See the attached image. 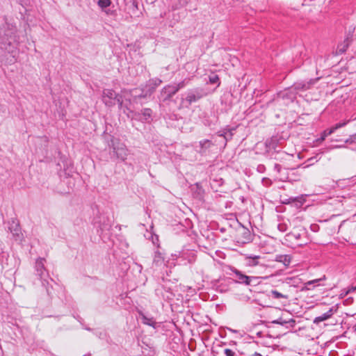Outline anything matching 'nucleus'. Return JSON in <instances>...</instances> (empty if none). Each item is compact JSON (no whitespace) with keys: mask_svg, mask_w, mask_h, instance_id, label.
I'll return each instance as SVG.
<instances>
[{"mask_svg":"<svg viewBox=\"0 0 356 356\" xmlns=\"http://www.w3.org/2000/svg\"><path fill=\"white\" fill-rule=\"evenodd\" d=\"M350 120L344 121L343 122H339L336 124L334 126L330 128L331 130H332V132L334 133L337 129L341 128L344 126H346Z\"/></svg>","mask_w":356,"mask_h":356,"instance_id":"24","label":"nucleus"},{"mask_svg":"<svg viewBox=\"0 0 356 356\" xmlns=\"http://www.w3.org/2000/svg\"><path fill=\"white\" fill-rule=\"evenodd\" d=\"M352 140H356V134L351 136Z\"/></svg>","mask_w":356,"mask_h":356,"instance_id":"34","label":"nucleus"},{"mask_svg":"<svg viewBox=\"0 0 356 356\" xmlns=\"http://www.w3.org/2000/svg\"><path fill=\"white\" fill-rule=\"evenodd\" d=\"M293 201H294V199L293 198H290L288 200H284L282 202L284 204H288V203H290L291 202H293Z\"/></svg>","mask_w":356,"mask_h":356,"instance_id":"33","label":"nucleus"},{"mask_svg":"<svg viewBox=\"0 0 356 356\" xmlns=\"http://www.w3.org/2000/svg\"><path fill=\"white\" fill-rule=\"evenodd\" d=\"M124 2V6L123 10L131 16L136 14L138 10V3L137 0H123Z\"/></svg>","mask_w":356,"mask_h":356,"instance_id":"7","label":"nucleus"},{"mask_svg":"<svg viewBox=\"0 0 356 356\" xmlns=\"http://www.w3.org/2000/svg\"><path fill=\"white\" fill-rule=\"evenodd\" d=\"M140 314L142 316V321L144 324L154 327L156 323L152 318H148L142 313H140Z\"/></svg>","mask_w":356,"mask_h":356,"instance_id":"20","label":"nucleus"},{"mask_svg":"<svg viewBox=\"0 0 356 356\" xmlns=\"http://www.w3.org/2000/svg\"><path fill=\"white\" fill-rule=\"evenodd\" d=\"M230 270L235 275L236 282L238 283L249 286L252 284L253 281H256L257 280V277H250L244 275L242 272L234 267L231 268Z\"/></svg>","mask_w":356,"mask_h":356,"instance_id":"5","label":"nucleus"},{"mask_svg":"<svg viewBox=\"0 0 356 356\" xmlns=\"http://www.w3.org/2000/svg\"><path fill=\"white\" fill-rule=\"evenodd\" d=\"M336 312L337 309L334 307H331L327 312L316 317L314 319V323L318 324L323 321L329 319Z\"/></svg>","mask_w":356,"mask_h":356,"instance_id":"13","label":"nucleus"},{"mask_svg":"<svg viewBox=\"0 0 356 356\" xmlns=\"http://www.w3.org/2000/svg\"><path fill=\"white\" fill-rule=\"evenodd\" d=\"M271 294H272L273 298H275V299H279V298L288 299L289 298L288 295L282 294L276 290L271 291Z\"/></svg>","mask_w":356,"mask_h":356,"instance_id":"21","label":"nucleus"},{"mask_svg":"<svg viewBox=\"0 0 356 356\" xmlns=\"http://www.w3.org/2000/svg\"><path fill=\"white\" fill-rule=\"evenodd\" d=\"M259 256H247L245 257L246 264L248 266H255L259 264Z\"/></svg>","mask_w":356,"mask_h":356,"instance_id":"16","label":"nucleus"},{"mask_svg":"<svg viewBox=\"0 0 356 356\" xmlns=\"http://www.w3.org/2000/svg\"><path fill=\"white\" fill-rule=\"evenodd\" d=\"M177 92V88H175L173 85L165 86L161 92V100L165 102L170 99Z\"/></svg>","mask_w":356,"mask_h":356,"instance_id":"8","label":"nucleus"},{"mask_svg":"<svg viewBox=\"0 0 356 356\" xmlns=\"http://www.w3.org/2000/svg\"><path fill=\"white\" fill-rule=\"evenodd\" d=\"M277 228L282 232H284L287 229L286 225H285L284 223L279 224L278 226H277Z\"/></svg>","mask_w":356,"mask_h":356,"instance_id":"30","label":"nucleus"},{"mask_svg":"<svg viewBox=\"0 0 356 356\" xmlns=\"http://www.w3.org/2000/svg\"><path fill=\"white\" fill-rule=\"evenodd\" d=\"M111 146L114 155L118 159L122 161H124L127 159L129 155V150L125 144L120 143L118 139H113L111 140Z\"/></svg>","mask_w":356,"mask_h":356,"instance_id":"3","label":"nucleus"},{"mask_svg":"<svg viewBox=\"0 0 356 356\" xmlns=\"http://www.w3.org/2000/svg\"><path fill=\"white\" fill-rule=\"evenodd\" d=\"M272 323L282 325H289V327H293L295 325L296 321L293 318H291L289 321H285L283 320L282 318H279L277 320L273 321Z\"/></svg>","mask_w":356,"mask_h":356,"instance_id":"17","label":"nucleus"},{"mask_svg":"<svg viewBox=\"0 0 356 356\" xmlns=\"http://www.w3.org/2000/svg\"><path fill=\"white\" fill-rule=\"evenodd\" d=\"M316 79H310L309 81H300L296 83L293 86L295 90H307L310 88V87L314 85L316 81Z\"/></svg>","mask_w":356,"mask_h":356,"instance_id":"10","label":"nucleus"},{"mask_svg":"<svg viewBox=\"0 0 356 356\" xmlns=\"http://www.w3.org/2000/svg\"><path fill=\"white\" fill-rule=\"evenodd\" d=\"M332 134H333V132H332V130H331L330 129H327V130H325L323 132L321 138L319 139H318V140L322 142V141H323L325 139V138L327 136L331 135Z\"/></svg>","mask_w":356,"mask_h":356,"instance_id":"25","label":"nucleus"},{"mask_svg":"<svg viewBox=\"0 0 356 356\" xmlns=\"http://www.w3.org/2000/svg\"><path fill=\"white\" fill-rule=\"evenodd\" d=\"M275 169L279 172L281 170V165L280 164H275Z\"/></svg>","mask_w":356,"mask_h":356,"instance_id":"32","label":"nucleus"},{"mask_svg":"<svg viewBox=\"0 0 356 356\" xmlns=\"http://www.w3.org/2000/svg\"><path fill=\"white\" fill-rule=\"evenodd\" d=\"M256 355H257V356H261V355H260V354H259V353H256Z\"/></svg>","mask_w":356,"mask_h":356,"instance_id":"36","label":"nucleus"},{"mask_svg":"<svg viewBox=\"0 0 356 356\" xmlns=\"http://www.w3.org/2000/svg\"><path fill=\"white\" fill-rule=\"evenodd\" d=\"M209 82L210 83H217V86L218 87L220 84V82L219 81V76L216 74H213L211 76H209Z\"/></svg>","mask_w":356,"mask_h":356,"instance_id":"23","label":"nucleus"},{"mask_svg":"<svg viewBox=\"0 0 356 356\" xmlns=\"http://www.w3.org/2000/svg\"><path fill=\"white\" fill-rule=\"evenodd\" d=\"M44 261L45 259L44 258H38L35 262V270L37 275L41 279L44 277V273L46 270L44 268Z\"/></svg>","mask_w":356,"mask_h":356,"instance_id":"12","label":"nucleus"},{"mask_svg":"<svg viewBox=\"0 0 356 356\" xmlns=\"http://www.w3.org/2000/svg\"><path fill=\"white\" fill-rule=\"evenodd\" d=\"M15 42H19L15 35V29L0 28V48L10 51V46Z\"/></svg>","mask_w":356,"mask_h":356,"instance_id":"1","label":"nucleus"},{"mask_svg":"<svg viewBox=\"0 0 356 356\" xmlns=\"http://www.w3.org/2000/svg\"><path fill=\"white\" fill-rule=\"evenodd\" d=\"M282 258H284V260H280V261H283L284 264L287 266L290 263V259L289 258H288V256L285 255V256H282L281 257Z\"/></svg>","mask_w":356,"mask_h":356,"instance_id":"31","label":"nucleus"},{"mask_svg":"<svg viewBox=\"0 0 356 356\" xmlns=\"http://www.w3.org/2000/svg\"><path fill=\"white\" fill-rule=\"evenodd\" d=\"M206 95L203 89L194 88L186 92V97L182 100V102H187L188 105H191L192 103L196 102L202 99Z\"/></svg>","mask_w":356,"mask_h":356,"instance_id":"4","label":"nucleus"},{"mask_svg":"<svg viewBox=\"0 0 356 356\" xmlns=\"http://www.w3.org/2000/svg\"><path fill=\"white\" fill-rule=\"evenodd\" d=\"M350 43V41L348 38L345 39V40L342 43H341L338 45L337 49V53H339V54L344 53L346 51V49H348Z\"/></svg>","mask_w":356,"mask_h":356,"instance_id":"18","label":"nucleus"},{"mask_svg":"<svg viewBox=\"0 0 356 356\" xmlns=\"http://www.w3.org/2000/svg\"><path fill=\"white\" fill-rule=\"evenodd\" d=\"M8 229L10 233L13 234V236L15 237L16 240L21 239L22 234L19 221L17 219L12 218L8 221Z\"/></svg>","mask_w":356,"mask_h":356,"instance_id":"6","label":"nucleus"},{"mask_svg":"<svg viewBox=\"0 0 356 356\" xmlns=\"http://www.w3.org/2000/svg\"><path fill=\"white\" fill-rule=\"evenodd\" d=\"M102 101L108 107L113 106L115 104V102L118 103L120 106H122L123 103L122 96L111 89H104L103 90Z\"/></svg>","mask_w":356,"mask_h":356,"instance_id":"2","label":"nucleus"},{"mask_svg":"<svg viewBox=\"0 0 356 356\" xmlns=\"http://www.w3.org/2000/svg\"><path fill=\"white\" fill-rule=\"evenodd\" d=\"M152 111L150 108H146L141 111V113H135L134 117L140 121H149L152 118Z\"/></svg>","mask_w":356,"mask_h":356,"instance_id":"9","label":"nucleus"},{"mask_svg":"<svg viewBox=\"0 0 356 356\" xmlns=\"http://www.w3.org/2000/svg\"><path fill=\"white\" fill-rule=\"evenodd\" d=\"M97 3L102 10L105 12L107 15H111L113 13V11H111L109 9L106 10V8L111 4V0H98Z\"/></svg>","mask_w":356,"mask_h":356,"instance_id":"14","label":"nucleus"},{"mask_svg":"<svg viewBox=\"0 0 356 356\" xmlns=\"http://www.w3.org/2000/svg\"><path fill=\"white\" fill-rule=\"evenodd\" d=\"M188 81L184 80L177 84H173V86H175V88H177V91H178L179 89L185 87L188 84Z\"/></svg>","mask_w":356,"mask_h":356,"instance_id":"26","label":"nucleus"},{"mask_svg":"<svg viewBox=\"0 0 356 356\" xmlns=\"http://www.w3.org/2000/svg\"><path fill=\"white\" fill-rule=\"evenodd\" d=\"M220 136H223L226 140L230 139L232 136V131H225L220 134Z\"/></svg>","mask_w":356,"mask_h":356,"instance_id":"27","label":"nucleus"},{"mask_svg":"<svg viewBox=\"0 0 356 356\" xmlns=\"http://www.w3.org/2000/svg\"><path fill=\"white\" fill-rule=\"evenodd\" d=\"M325 280V276H323L322 278H319V279H315V280H311V281H308L307 282L305 285V288L308 290L311 289L310 288V286L311 285H313L314 284H317L321 280Z\"/></svg>","mask_w":356,"mask_h":356,"instance_id":"22","label":"nucleus"},{"mask_svg":"<svg viewBox=\"0 0 356 356\" xmlns=\"http://www.w3.org/2000/svg\"><path fill=\"white\" fill-rule=\"evenodd\" d=\"M278 145V140L276 138H270L267 139L264 143V145L266 147L265 153L268 154L271 151H275Z\"/></svg>","mask_w":356,"mask_h":356,"instance_id":"11","label":"nucleus"},{"mask_svg":"<svg viewBox=\"0 0 356 356\" xmlns=\"http://www.w3.org/2000/svg\"><path fill=\"white\" fill-rule=\"evenodd\" d=\"M152 81L153 83L154 86L151 89L150 93H152L154 91L155 88L156 86H158L161 83V80L157 79H155V80H152Z\"/></svg>","mask_w":356,"mask_h":356,"instance_id":"28","label":"nucleus"},{"mask_svg":"<svg viewBox=\"0 0 356 356\" xmlns=\"http://www.w3.org/2000/svg\"><path fill=\"white\" fill-rule=\"evenodd\" d=\"M153 264L156 266H161L164 264V257L163 254L157 250L154 253Z\"/></svg>","mask_w":356,"mask_h":356,"instance_id":"15","label":"nucleus"},{"mask_svg":"<svg viewBox=\"0 0 356 356\" xmlns=\"http://www.w3.org/2000/svg\"><path fill=\"white\" fill-rule=\"evenodd\" d=\"M199 145H200V149L199 152L201 153H203L207 149L210 148V147L212 145V143L209 140H203L200 141Z\"/></svg>","mask_w":356,"mask_h":356,"instance_id":"19","label":"nucleus"},{"mask_svg":"<svg viewBox=\"0 0 356 356\" xmlns=\"http://www.w3.org/2000/svg\"><path fill=\"white\" fill-rule=\"evenodd\" d=\"M224 353L226 356H234L235 355V352L229 348H225L224 350Z\"/></svg>","mask_w":356,"mask_h":356,"instance_id":"29","label":"nucleus"},{"mask_svg":"<svg viewBox=\"0 0 356 356\" xmlns=\"http://www.w3.org/2000/svg\"><path fill=\"white\" fill-rule=\"evenodd\" d=\"M353 328L356 331V324L354 325Z\"/></svg>","mask_w":356,"mask_h":356,"instance_id":"35","label":"nucleus"}]
</instances>
